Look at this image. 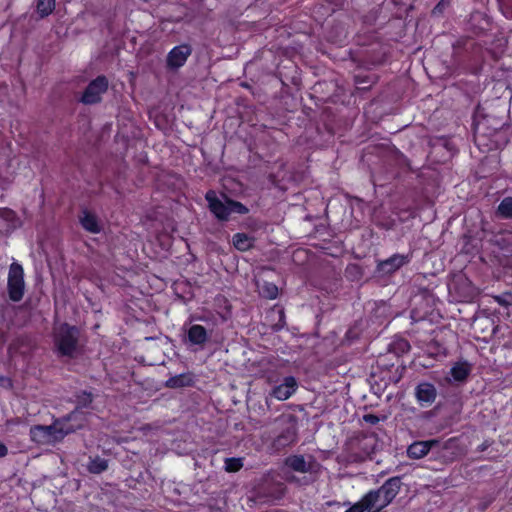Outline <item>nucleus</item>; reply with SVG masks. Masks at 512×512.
I'll return each instance as SVG.
<instances>
[{"label":"nucleus","instance_id":"nucleus-23","mask_svg":"<svg viewBox=\"0 0 512 512\" xmlns=\"http://www.w3.org/2000/svg\"><path fill=\"white\" fill-rule=\"evenodd\" d=\"M285 167V163H280L279 165V171L277 173H271L269 176H268V179L270 181V183L279 188L280 190H283L285 191L287 189V186H286V180L287 179H290L291 177L288 176L286 177V173H284L283 175H281V172H283V169Z\"/></svg>","mask_w":512,"mask_h":512},{"label":"nucleus","instance_id":"nucleus-48","mask_svg":"<svg viewBox=\"0 0 512 512\" xmlns=\"http://www.w3.org/2000/svg\"><path fill=\"white\" fill-rule=\"evenodd\" d=\"M2 380H3V378H2V377H0V381H2Z\"/></svg>","mask_w":512,"mask_h":512},{"label":"nucleus","instance_id":"nucleus-31","mask_svg":"<svg viewBox=\"0 0 512 512\" xmlns=\"http://www.w3.org/2000/svg\"><path fill=\"white\" fill-rule=\"evenodd\" d=\"M372 510L369 502L367 501L366 494L362 497L360 501L353 504L348 510L345 512H370Z\"/></svg>","mask_w":512,"mask_h":512},{"label":"nucleus","instance_id":"nucleus-39","mask_svg":"<svg viewBox=\"0 0 512 512\" xmlns=\"http://www.w3.org/2000/svg\"><path fill=\"white\" fill-rule=\"evenodd\" d=\"M8 453V449L4 443L0 442V458L5 457Z\"/></svg>","mask_w":512,"mask_h":512},{"label":"nucleus","instance_id":"nucleus-13","mask_svg":"<svg viewBox=\"0 0 512 512\" xmlns=\"http://www.w3.org/2000/svg\"><path fill=\"white\" fill-rule=\"evenodd\" d=\"M191 53L192 48L188 44L175 46L167 55V67L171 70H177L185 64Z\"/></svg>","mask_w":512,"mask_h":512},{"label":"nucleus","instance_id":"nucleus-11","mask_svg":"<svg viewBox=\"0 0 512 512\" xmlns=\"http://www.w3.org/2000/svg\"><path fill=\"white\" fill-rule=\"evenodd\" d=\"M210 337L211 331L209 332L202 325L193 324L186 330L183 342L189 347H196L194 350H202Z\"/></svg>","mask_w":512,"mask_h":512},{"label":"nucleus","instance_id":"nucleus-37","mask_svg":"<svg viewBox=\"0 0 512 512\" xmlns=\"http://www.w3.org/2000/svg\"><path fill=\"white\" fill-rule=\"evenodd\" d=\"M414 9V6L410 4L407 8H405L404 11L396 12V17L401 19L403 17H407L409 15V12Z\"/></svg>","mask_w":512,"mask_h":512},{"label":"nucleus","instance_id":"nucleus-17","mask_svg":"<svg viewBox=\"0 0 512 512\" xmlns=\"http://www.w3.org/2000/svg\"><path fill=\"white\" fill-rule=\"evenodd\" d=\"M297 386L295 377L287 376L284 378L283 383L273 388L271 395L278 400H287L296 391Z\"/></svg>","mask_w":512,"mask_h":512},{"label":"nucleus","instance_id":"nucleus-4","mask_svg":"<svg viewBox=\"0 0 512 512\" xmlns=\"http://www.w3.org/2000/svg\"><path fill=\"white\" fill-rule=\"evenodd\" d=\"M402 486L401 477L395 476L386 480L381 487L366 494L372 510H382L388 506L399 493Z\"/></svg>","mask_w":512,"mask_h":512},{"label":"nucleus","instance_id":"nucleus-40","mask_svg":"<svg viewBox=\"0 0 512 512\" xmlns=\"http://www.w3.org/2000/svg\"><path fill=\"white\" fill-rule=\"evenodd\" d=\"M395 7L398 8L397 12L402 11L401 7L403 5L401 0H389Z\"/></svg>","mask_w":512,"mask_h":512},{"label":"nucleus","instance_id":"nucleus-6","mask_svg":"<svg viewBox=\"0 0 512 512\" xmlns=\"http://www.w3.org/2000/svg\"><path fill=\"white\" fill-rule=\"evenodd\" d=\"M475 338L479 341L489 343L494 338H501L500 332L503 326L499 324V318L491 315H479L472 324Z\"/></svg>","mask_w":512,"mask_h":512},{"label":"nucleus","instance_id":"nucleus-12","mask_svg":"<svg viewBox=\"0 0 512 512\" xmlns=\"http://www.w3.org/2000/svg\"><path fill=\"white\" fill-rule=\"evenodd\" d=\"M411 255L394 254L388 259L378 261L375 272L380 276H389L394 274L402 266L408 264Z\"/></svg>","mask_w":512,"mask_h":512},{"label":"nucleus","instance_id":"nucleus-19","mask_svg":"<svg viewBox=\"0 0 512 512\" xmlns=\"http://www.w3.org/2000/svg\"><path fill=\"white\" fill-rule=\"evenodd\" d=\"M79 221L82 227L90 233L96 234L101 231L97 216L87 209L82 211V215L79 216Z\"/></svg>","mask_w":512,"mask_h":512},{"label":"nucleus","instance_id":"nucleus-46","mask_svg":"<svg viewBox=\"0 0 512 512\" xmlns=\"http://www.w3.org/2000/svg\"><path fill=\"white\" fill-rule=\"evenodd\" d=\"M214 512H223L220 508L214 509Z\"/></svg>","mask_w":512,"mask_h":512},{"label":"nucleus","instance_id":"nucleus-5","mask_svg":"<svg viewBox=\"0 0 512 512\" xmlns=\"http://www.w3.org/2000/svg\"><path fill=\"white\" fill-rule=\"evenodd\" d=\"M80 330L67 323L62 324L55 334L57 352L62 357L74 358L78 353Z\"/></svg>","mask_w":512,"mask_h":512},{"label":"nucleus","instance_id":"nucleus-32","mask_svg":"<svg viewBox=\"0 0 512 512\" xmlns=\"http://www.w3.org/2000/svg\"><path fill=\"white\" fill-rule=\"evenodd\" d=\"M243 467L241 458H226L225 459V470L227 472H237Z\"/></svg>","mask_w":512,"mask_h":512},{"label":"nucleus","instance_id":"nucleus-42","mask_svg":"<svg viewBox=\"0 0 512 512\" xmlns=\"http://www.w3.org/2000/svg\"><path fill=\"white\" fill-rule=\"evenodd\" d=\"M459 283H462V284H467V279H464V278H459V280L455 281L453 283V288L456 289L457 288V285Z\"/></svg>","mask_w":512,"mask_h":512},{"label":"nucleus","instance_id":"nucleus-15","mask_svg":"<svg viewBox=\"0 0 512 512\" xmlns=\"http://www.w3.org/2000/svg\"><path fill=\"white\" fill-rule=\"evenodd\" d=\"M441 445L437 439L427 441H416L409 445L407 455L411 459H420L428 454L431 449L439 448Z\"/></svg>","mask_w":512,"mask_h":512},{"label":"nucleus","instance_id":"nucleus-35","mask_svg":"<svg viewBox=\"0 0 512 512\" xmlns=\"http://www.w3.org/2000/svg\"><path fill=\"white\" fill-rule=\"evenodd\" d=\"M502 242H503V244L501 245L500 241H497V243L499 244V247L497 250L494 251V254L495 253H503V254L512 255V241L506 242L505 239H502Z\"/></svg>","mask_w":512,"mask_h":512},{"label":"nucleus","instance_id":"nucleus-45","mask_svg":"<svg viewBox=\"0 0 512 512\" xmlns=\"http://www.w3.org/2000/svg\"><path fill=\"white\" fill-rule=\"evenodd\" d=\"M303 253H305V251H297L294 255L297 256V255L303 254Z\"/></svg>","mask_w":512,"mask_h":512},{"label":"nucleus","instance_id":"nucleus-16","mask_svg":"<svg viewBox=\"0 0 512 512\" xmlns=\"http://www.w3.org/2000/svg\"><path fill=\"white\" fill-rule=\"evenodd\" d=\"M93 402V395L87 391H81L76 394V408L72 412H78L77 418L72 421L75 422L74 425H82V428L85 426L86 417L84 413L81 411L83 408H88Z\"/></svg>","mask_w":512,"mask_h":512},{"label":"nucleus","instance_id":"nucleus-2","mask_svg":"<svg viewBox=\"0 0 512 512\" xmlns=\"http://www.w3.org/2000/svg\"><path fill=\"white\" fill-rule=\"evenodd\" d=\"M221 196L222 198H219L214 190H208L205 194L208 209L218 221L227 222L232 213L245 215L249 212L241 202L231 199L224 193Z\"/></svg>","mask_w":512,"mask_h":512},{"label":"nucleus","instance_id":"nucleus-22","mask_svg":"<svg viewBox=\"0 0 512 512\" xmlns=\"http://www.w3.org/2000/svg\"><path fill=\"white\" fill-rule=\"evenodd\" d=\"M255 238L246 233H236L233 236V245L239 251H248L253 248Z\"/></svg>","mask_w":512,"mask_h":512},{"label":"nucleus","instance_id":"nucleus-26","mask_svg":"<svg viewBox=\"0 0 512 512\" xmlns=\"http://www.w3.org/2000/svg\"><path fill=\"white\" fill-rule=\"evenodd\" d=\"M354 82L358 90L368 91L376 82V77L370 75H356Z\"/></svg>","mask_w":512,"mask_h":512},{"label":"nucleus","instance_id":"nucleus-27","mask_svg":"<svg viewBox=\"0 0 512 512\" xmlns=\"http://www.w3.org/2000/svg\"><path fill=\"white\" fill-rule=\"evenodd\" d=\"M497 215L502 219H512V197L502 199L497 208Z\"/></svg>","mask_w":512,"mask_h":512},{"label":"nucleus","instance_id":"nucleus-47","mask_svg":"<svg viewBox=\"0 0 512 512\" xmlns=\"http://www.w3.org/2000/svg\"><path fill=\"white\" fill-rule=\"evenodd\" d=\"M155 339L154 337H146L145 340H153Z\"/></svg>","mask_w":512,"mask_h":512},{"label":"nucleus","instance_id":"nucleus-36","mask_svg":"<svg viewBox=\"0 0 512 512\" xmlns=\"http://www.w3.org/2000/svg\"><path fill=\"white\" fill-rule=\"evenodd\" d=\"M363 420L366 422V423H369L371 425H375L379 422V417L377 415H374V414H365L363 416Z\"/></svg>","mask_w":512,"mask_h":512},{"label":"nucleus","instance_id":"nucleus-18","mask_svg":"<svg viewBox=\"0 0 512 512\" xmlns=\"http://www.w3.org/2000/svg\"><path fill=\"white\" fill-rule=\"evenodd\" d=\"M415 397L422 406L432 404L437 397V390L433 384L421 382L415 388Z\"/></svg>","mask_w":512,"mask_h":512},{"label":"nucleus","instance_id":"nucleus-8","mask_svg":"<svg viewBox=\"0 0 512 512\" xmlns=\"http://www.w3.org/2000/svg\"><path fill=\"white\" fill-rule=\"evenodd\" d=\"M7 290L11 301L22 300L25 292L24 270L17 262H13L9 267Z\"/></svg>","mask_w":512,"mask_h":512},{"label":"nucleus","instance_id":"nucleus-33","mask_svg":"<svg viewBox=\"0 0 512 512\" xmlns=\"http://www.w3.org/2000/svg\"><path fill=\"white\" fill-rule=\"evenodd\" d=\"M493 298L499 305H501L503 307L512 306V293L511 292H505L500 295H496Z\"/></svg>","mask_w":512,"mask_h":512},{"label":"nucleus","instance_id":"nucleus-24","mask_svg":"<svg viewBox=\"0 0 512 512\" xmlns=\"http://www.w3.org/2000/svg\"><path fill=\"white\" fill-rule=\"evenodd\" d=\"M471 372V366L467 362L457 363L451 368V375L456 381H464Z\"/></svg>","mask_w":512,"mask_h":512},{"label":"nucleus","instance_id":"nucleus-38","mask_svg":"<svg viewBox=\"0 0 512 512\" xmlns=\"http://www.w3.org/2000/svg\"><path fill=\"white\" fill-rule=\"evenodd\" d=\"M402 378V372H400L397 375L389 376L388 381L384 382V387L388 385V383L393 382L394 384L398 383L400 379Z\"/></svg>","mask_w":512,"mask_h":512},{"label":"nucleus","instance_id":"nucleus-7","mask_svg":"<svg viewBox=\"0 0 512 512\" xmlns=\"http://www.w3.org/2000/svg\"><path fill=\"white\" fill-rule=\"evenodd\" d=\"M504 126V123L502 120L487 115L484 113V109L478 105L474 112L473 117V129H474V136H492L497 131L502 129Z\"/></svg>","mask_w":512,"mask_h":512},{"label":"nucleus","instance_id":"nucleus-3","mask_svg":"<svg viewBox=\"0 0 512 512\" xmlns=\"http://www.w3.org/2000/svg\"><path fill=\"white\" fill-rule=\"evenodd\" d=\"M285 492V484L268 473L263 475L254 485L252 499L261 504L272 503L282 499Z\"/></svg>","mask_w":512,"mask_h":512},{"label":"nucleus","instance_id":"nucleus-1","mask_svg":"<svg viewBox=\"0 0 512 512\" xmlns=\"http://www.w3.org/2000/svg\"><path fill=\"white\" fill-rule=\"evenodd\" d=\"M77 411L55 420L52 425H35L30 428L32 441L39 444H46L51 441H61L66 435L82 429V425H72L70 422L77 418Z\"/></svg>","mask_w":512,"mask_h":512},{"label":"nucleus","instance_id":"nucleus-29","mask_svg":"<svg viewBox=\"0 0 512 512\" xmlns=\"http://www.w3.org/2000/svg\"><path fill=\"white\" fill-rule=\"evenodd\" d=\"M88 471L93 474H100L107 470L108 461L106 459L95 457L88 464Z\"/></svg>","mask_w":512,"mask_h":512},{"label":"nucleus","instance_id":"nucleus-10","mask_svg":"<svg viewBox=\"0 0 512 512\" xmlns=\"http://www.w3.org/2000/svg\"><path fill=\"white\" fill-rule=\"evenodd\" d=\"M108 89V80L104 75H100L92 80L85 88L80 102L85 105H93L101 101V95Z\"/></svg>","mask_w":512,"mask_h":512},{"label":"nucleus","instance_id":"nucleus-21","mask_svg":"<svg viewBox=\"0 0 512 512\" xmlns=\"http://www.w3.org/2000/svg\"><path fill=\"white\" fill-rule=\"evenodd\" d=\"M495 265L500 269L504 276H512V255L495 253Z\"/></svg>","mask_w":512,"mask_h":512},{"label":"nucleus","instance_id":"nucleus-25","mask_svg":"<svg viewBox=\"0 0 512 512\" xmlns=\"http://www.w3.org/2000/svg\"><path fill=\"white\" fill-rule=\"evenodd\" d=\"M55 1L56 0H37L36 11L39 18H45L54 11Z\"/></svg>","mask_w":512,"mask_h":512},{"label":"nucleus","instance_id":"nucleus-41","mask_svg":"<svg viewBox=\"0 0 512 512\" xmlns=\"http://www.w3.org/2000/svg\"><path fill=\"white\" fill-rule=\"evenodd\" d=\"M490 446V443L488 441H485L484 443H482L479 447H478V450L480 452H483L485 451L488 447Z\"/></svg>","mask_w":512,"mask_h":512},{"label":"nucleus","instance_id":"nucleus-9","mask_svg":"<svg viewBox=\"0 0 512 512\" xmlns=\"http://www.w3.org/2000/svg\"><path fill=\"white\" fill-rule=\"evenodd\" d=\"M282 421L284 427L271 444L272 449L276 452L294 444L298 438L297 418L294 415H288L282 418Z\"/></svg>","mask_w":512,"mask_h":512},{"label":"nucleus","instance_id":"nucleus-30","mask_svg":"<svg viewBox=\"0 0 512 512\" xmlns=\"http://www.w3.org/2000/svg\"><path fill=\"white\" fill-rule=\"evenodd\" d=\"M259 289L261 295L267 299H275L278 295V287L274 283L264 282Z\"/></svg>","mask_w":512,"mask_h":512},{"label":"nucleus","instance_id":"nucleus-14","mask_svg":"<svg viewBox=\"0 0 512 512\" xmlns=\"http://www.w3.org/2000/svg\"><path fill=\"white\" fill-rule=\"evenodd\" d=\"M310 458L312 460L310 462H306L303 455H291L285 459V465L295 472L313 473L317 471L319 464L313 459V457Z\"/></svg>","mask_w":512,"mask_h":512},{"label":"nucleus","instance_id":"nucleus-43","mask_svg":"<svg viewBox=\"0 0 512 512\" xmlns=\"http://www.w3.org/2000/svg\"><path fill=\"white\" fill-rule=\"evenodd\" d=\"M451 440H449L448 442H446L443 446H442V451H445L448 449V443L450 442Z\"/></svg>","mask_w":512,"mask_h":512},{"label":"nucleus","instance_id":"nucleus-28","mask_svg":"<svg viewBox=\"0 0 512 512\" xmlns=\"http://www.w3.org/2000/svg\"><path fill=\"white\" fill-rule=\"evenodd\" d=\"M411 346L406 339H397L389 346V352L399 356L409 352Z\"/></svg>","mask_w":512,"mask_h":512},{"label":"nucleus","instance_id":"nucleus-34","mask_svg":"<svg viewBox=\"0 0 512 512\" xmlns=\"http://www.w3.org/2000/svg\"><path fill=\"white\" fill-rule=\"evenodd\" d=\"M452 0H440L432 10L433 16H441L445 10L450 7Z\"/></svg>","mask_w":512,"mask_h":512},{"label":"nucleus","instance_id":"nucleus-44","mask_svg":"<svg viewBox=\"0 0 512 512\" xmlns=\"http://www.w3.org/2000/svg\"><path fill=\"white\" fill-rule=\"evenodd\" d=\"M6 213H7L8 216H14L15 215L14 212L11 211V210H7Z\"/></svg>","mask_w":512,"mask_h":512},{"label":"nucleus","instance_id":"nucleus-20","mask_svg":"<svg viewBox=\"0 0 512 512\" xmlns=\"http://www.w3.org/2000/svg\"><path fill=\"white\" fill-rule=\"evenodd\" d=\"M194 384V377L192 373H182L179 375H175L170 377L166 382L165 386L168 388L176 389L189 387Z\"/></svg>","mask_w":512,"mask_h":512}]
</instances>
